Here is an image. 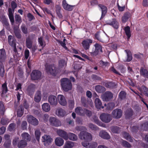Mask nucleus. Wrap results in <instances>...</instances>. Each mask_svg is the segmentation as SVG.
Listing matches in <instances>:
<instances>
[{"mask_svg": "<svg viewBox=\"0 0 148 148\" xmlns=\"http://www.w3.org/2000/svg\"><path fill=\"white\" fill-rule=\"evenodd\" d=\"M11 6L12 11L14 12L15 9L17 7V5L16 2L14 1H12L11 2Z\"/></svg>", "mask_w": 148, "mask_h": 148, "instance_id": "0e129e2a", "label": "nucleus"}, {"mask_svg": "<svg viewBox=\"0 0 148 148\" xmlns=\"http://www.w3.org/2000/svg\"><path fill=\"white\" fill-rule=\"evenodd\" d=\"M59 103L63 106H65L66 104V101L64 96L62 95H59L58 96Z\"/></svg>", "mask_w": 148, "mask_h": 148, "instance_id": "a211bd4d", "label": "nucleus"}, {"mask_svg": "<svg viewBox=\"0 0 148 148\" xmlns=\"http://www.w3.org/2000/svg\"><path fill=\"white\" fill-rule=\"evenodd\" d=\"M59 65L60 67L62 68L66 65V62L64 59H61L59 61Z\"/></svg>", "mask_w": 148, "mask_h": 148, "instance_id": "13d9d810", "label": "nucleus"}, {"mask_svg": "<svg viewBox=\"0 0 148 148\" xmlns=\"http://www.w3.org/2000/svg\"><path fill=\"white\" fill-rule=\"evenodd\" d=\"M56 12L57 16L59 18L62 17V15L61 13V8L59 5H57L56 6Z\"/></svg>", "mask_w": 148, "mask_h": 148, "instance_id": "c9c22d12", "label": "nucleus"}, {"mask_svg": "<svg viewBox=\"0 0 148 148\" xmlns=\"http://www.w3.org/2000/svg\"><path fill=\"white\" fill-rule=\"evenodd\" d=\"M93 42L92 40L90 38H87L82 41V44L84 49L86 50H89L90 45Z\"/></svg>", "mask_w": 148, "mask_h": 148, "instance_id": "6e6552de", "label": "nucleus"}, {"mask_svg": "<svg viewBox=\"0 0 148 148\" xmlns=\"http://www.w3.org/2000/svg\"><path fill=\"white\" fill-rule=\"evenodd\" d=\"M109 25L112 26L114 29H117L119 27V23L115 18L113 19L108 23Z\"/></svg>", "mask_w": 148, "mask_h": 148, "instance_id": "412c9836", "label": "nucleus"}, {"mask_svg": "<svg viewBox=\"0 0 148 148\" xmlns=\"http://www.w3.org/2000/svg\"><path fill=\"white\" fill-rule=\"evenodd\" d=\"M16 125L15 123H12L9 124L8 127L9 130L11 132L15 130L16 129Z\"/></svg>", "mask_w": 148, "mask_h": 148, "instance_id": "09e8293b", "label": "nucleus"}, {"mask_svg": "<svg viewBox=\"0 0 148 148\" xmlns=\"http://www.w3.org/2000/svg\"><path fill=\"white\" fill-rule=\"evenodd\" d=\"M62 6L64 9L69 11H71L73 9V6L68 4L66 0H63L62 1Z\"/></svg>", "mask_w": 148, "mask_h": 148, "instance_id": "f3484780", "label": "nucleus"}, {"mask_svg": "<svg viewBox=\"0 0 148 148\" xmlns=\"http://www.w3.org/2000/svg\"><path fill=\"white\" fill-rule=\"evenodd\" d=\"M41 76L40 71L37 70H33L31 74V79L33 80H37L41 79Z\"/></svg>", "mask_w": 148, "mask_h": 148, "instance_id": "423d86ee", "label": "nucleus"}, {"mask_svg": "<svg viewBox=\"0 0 148 148\" xmlns=\"http://www.w3.org/2000/svg\"><path fill=\"white\" fill-rule=\"evenodd\" d=\"M38 41L40 45L42 47V49L46 45H44L43 42L45 43L44 41L43 42V38L42 37L38 38Z\"/></svg>", "mask_w": 148, "mask_h": 148, "instance_id": "5fc2aeb1", "label": "nucleus"}, {"mask_svg": "<svg viewBox=\"0 0 148 148\" xmlns=\"http://www.w3.org/2000/svg\"><path fill=\"white\" fill-rule=\"evenodd\" d=\"M35 135L37 140L39 142L40 140L41 135V132L39 130H36L35 131Z\"/></svg>", "mask_w": 148, "mask_h": 148, "instance_id": "de8ad7c7", "label": "nucleus"}, {"mask_svg": "<svg viewBox=\"0 0 148 148\" xmlns=\"http://www.w3.org/2000/svg\"><path fill=\"white\" fill-rule=\"evenodd\" d=\"M6 58V55L5 49H0V63L5 62Z\"/></svg>", "mask_w": 148, "mask_h": 148, "instance_id": "dca6fc26", "label": "nucleus"}, {"mask_svg": "<svg viewBox=\"0 0 148 148\" xmlns=\"http://www.w3.org/2000/svg\"><path fill=\"white\" fill-rule=\"evenodd\" d=\"M8 42L9 45L12 47L16 45V41L14 37L12 35L8 36Z\"/></svg>", "mask_w": 148, "mask_h": 148, "instance_id": "6ab92c4d", "label": "nucleus"}, {"mask_svg": "<svg viewBox=\"0 0 148 148\" xmlns=\"http://www.w3.org/2000/svg\"><path fill=\"white\" fill-rule=\"evenodd\" d=\"M92 78L94 80L101 81L102 79L100 77L94 74L92 75Z\"/></svg>", "mask_w": 148, "mask_h": 148, "instance_id": "e2e57ef3", "label": "nucleus"}, {"mask_svg": "<svg viewBox=\"0 0 148 148\" xmlns=\"http://www.w3.org/2000/svg\"><path fill=\"white\" fill-rule=\"evenodd\" d=\"M124 30L125 34L127 37V40H128L131 36L130 28L129 26H127L125 27Z\"/></svg>", "mask_w": 148, "mask_h": 148, "instance_id": "72a5a7b5", "label": "nucleus"}, {"mask_svg": "<svg viewBox=\"0 0 148 148\" xmlns=\"http://www.w3.org/2000/svg\"><path fill=\"white\" fill-rule=\"evenodd\" d=\"M89 127L92 130H96L98 129V127L96 125L90 123L89 124Z\"/></svg>", "mask_w": 148, "mask_h": 148, "instance_id": "338daca9", "label": "nucleus"}, {"mask_svg": "<svg viewBox=\"0 0 148 148\" xmlns=\"http://www.w3.org/2000/svg\"><path fill=\"white\" fill-rule=\"evenodd\" d=\"M14 33L16 36L17 38L20 39L21 38L22 35L19 30H15L14 31Z\"/></svg>", "mask_w": 148, "mask_h": 148, "instance_id": "bf43d9fd", "label": "nucleus"}, {"mask_svg": "<svg viewBox=\"0 0 148 148\" xmlns=\"http://www.w3.org/2000/svg\"><path fill=\"white\" fill-rule=\"evenodd\" d=\"M19 107V108L17 112V114L18 116L21 117L24 113V107L22 106H20Z\"/></svg>", "mask_w": 148, "mask_h": 148, "instance_id": "79ce46f5", "label": "nucleus"}, {"mask_svg": "<svg viewBox=\"0 0 148 148\" xmlns=\"http://www.w3.org/2000/svg\"><path fill=\"white\" fill-rule=\"evenodd\" d=\"M98 6L101 8L102 11L101 16L100 18L101 19L103 18L107 13V8L106 6L101 4H98Z\"/></svg>", "mask_w": 148, "mask_h": 148, "instance_id": "aec40b11", "label": "nucleus"}, {"mask_svg": "<svg viewBox=\"0 0 148 148\" xmlns=\"http://www.w3.org/2000/svg\"><path fill=\"white\" fill-rule=\"evenodd\" d=\"M41 99V94L40 92L38 91L34 97L35 101L37 102H39Z\"/></svg>", "mask_w": 148, "mask_h": 148, "instance_id": "a19ab883", "label": "nucleus"}, {"mask_svg": "<svg viewBox=\"0 0 148 148\" xmlns=\"http://www.w3.org/2000/svg\"><path fill=\"white\" fill-rule=\"evenodd\" d=\"M81 102L83 105L85 107H88V101L86 97H81Z\"/></svg>", "mask_w": 148, "mask_h": 148, "instance_id": "8fccbe9b", "label": "nucleus"}, {"mask_svg": "<svg viewBox=\"0 0 148 148\" xmlns=\"http://www.w3.org/2000/svg\"><path fill=\"white\" fill-rule=\"evenodd\" d=\"M113 97V94L110 91H107L101 96L102 100L105 101H110Z\"/></svg>", "mask_w": 148, "mask_h": 148, "instance_id": "0eeeda50", "label": "nucleus"}, {"mask_svg": "<svg viewBox=\"0 0 148 148\" xmlns=\"http://www.w3.org/2000/svg\"><path fill=\"white\" fill-rule=\"evenodd\" d=\"M95 103L97 109H100L101 108H103V107L102 106L101 102L99 98H96L95 100Z\"/></svg>", "mask_w": 148, "mask_h": 148, "instance_id": "bb28decb", "label": "nucleus"}, {"mask_svg": "<svg viewBox=\"0 0 148 148\" xmlns=\"http://www.w3.org/2000/svg\"><path fill=\"white\" fill-rule=\"evenodd\" d=\"M27 123L25 121H23L21 125V127L22 130H26L27 127Z\"/></svg>", "mask_w": 148, "mask_h": 148, "instance_id": "4d7b16f0", "label": "nucleus"}, {"mask_svg": "<svg viewBox=\"0 0 148 148\" xmlns=\"http://www.w3.org/2000/svg\"><path fill=\"white\" fill-rule=\"evenodd\" d=\"M104 85L107 88H111L114 86L115 84L114 83L109 82L105 83Z\"/></svg>", "mask_w": 148, "mask_h": 148, "instance_id": "3c124183", "label": "nucleus"}, {"mask_svg": "<svg viewBox=\"0 0 148 148\" xmlns=\"http://www.w3.org/2000/svg\"><path fill=\"white\" fill-rule=\"evenodd\" d=\"M58 115L60 117H63L66 114V112L63 109L60 108L58 110Z\"/></svg>", "mask_w": 148, "mask_h": 148, "instance_id": "a18cd8bd", "label": "nucleus"}, {"mask_svg": "<svg viewBox=\"0 0 148 148\" xmlns=\"http://www.w3.org/2000/svg\"><path fill=\"white\" fill-rule=\"evenodd\" d=\"M138 90L141 92H143L145 96L148 97V89L145 86H142L138 88Z\"/></svg>", "mask_w": 148, "mask_h": 148, "instance_id": "c756f323", "label": "nucleus"}, {"mask_svg": "<svg viewBox=\"0 0 148 148\" xmlns=\"http://www.w3.org/2000/svg\"><path fill=\"white\" fill-rule=\"evenodd\" d=\"M125 116L126 119L132 120L134 119L135 115L132 109L131 108L127 109L125 112Z\"/></svg>", "mask_w": 148, "mask_h": 148, "instance_id": "39448f33", "label": "nucleus"}, {"mask_svg": "<svg viewBox=\"0 0 148 148\" xmlns=\"http://www.w3.org/2000/svg\"><path fill=\"white\" fill-rule=\"evenodd\" d=\"M95 89L97 92L99 93H103L106 90L104 86L99 85L96 86Z\"/></svg>", "mask_w": 148, "mask_h": 148, "instance_id": "a878e982", "label": "nucleus"}, {"mask_svg": "<svg viewBox=\"0 0 148 148\" xmlns=\"http://www.w3.org/2000/svg\"><path fill=\"white\" fill-rule=\"evenodd\" d=\"M123 134L125 138L127 140L131 142L133 141V138L131 137L129 133L126 132H123Z\"/></svg>", "mask_w": 148, "mask_h": 148, "instance_id": "f704fd0d", "label": "nucleus"}, {"mask_svg": "<svg viewBox=\"0 0 148 148\" xmlns=\"http://www.w3.org/2000/svg\"><path fill=\"white\" fill-rule=\"evenodd\" d=\"M22 139L26 142L30 141L31 139L30 136L27 133H23L21 134Z\"/></svg>", "mask_w": 148, "mask_h": 148, "instance_id": "c85d7f7f", "label": "nucleus"}, {"mask_svg": "<svg viewBox=\"0 0 148 148\" xmlns=\"http://www.w3.org/2000/svg\"><path fill=\"white\" fill-rule=\"evenodd\" d=\"M15 21L16 23L19 25L22 22V18L19 14H16L15 16Z\"/></svg>", "mask_w": 148, "mask_h": 148, "instance_id": "37998d69", "label": "nucleus"}, {"mask_svg": "<svg viewBox=\"0 0 148 148\" xmlns=\"http://www.w3.org/2000/svg\"><path fill=\"white\" fill-rule=\"evenodd\" d=\"M49 121L51 125L52 126L58 127L61 125V122L55 117H50Z\"/></svg>", "mask_w": 148, "mask_h": 148, "instance_id": "1a4fd4ad", "label": "nucleus"}, {"mask_svg": "<svg viewBox=\"0 0 148 148\" xmlns=\"http://www.w3.org/2000/svg\"><path fill=\"white\" fill-rule=\"evenodd\" d=\"M45 70L47 73L55 76L57 74V71L54 65L46 63L45 65Z\"/></svg>", "mask_w": 148, "mask_h": 148, "instance_id": "f03ea898", "label": "nucleus"}, {"mask_svg": "<svg viewBox=\"0 0 148 148\" xmlns=\"http://www.w3.org/2000/svg\"><path fill=\"white\" fill-rule=\"evenodd\" d=\"M79 138L81 140L91 141L92 140L91 134L84 131H81L79 135Z\"/></svg>", "mask_w": 148, "mask_h": 148, "instance_id": "7ed1b4c3", "label": "nucleus"}, {"mask_svg": "<svg viewBox=\"0 0 148 148\" xmlns=\"http://www.w3.org/2000/svg\"><path fill=\"white\" fill-rule=\"evenodd\" d=\"M31 36H32V38L29 37H28L26 39V47L27 48L29 49L32 48L33 44L32 39L35 37V35L34 34H31Z\"/></svg>", "mask_w": 148, "mask_h": 148, "instance_id": "ddd939ff", "label": "nucleus"}, {"mask_svg": "<svg viewBox=\"0 0 148 148\" xmlns=\"http://www.w3.org/2000/svg\"><path fill=\"white\" fill-rule=\"evenodd\" d=\"M125 51L127 54V59L126 61L128 62H130L132 59V57L131 52L128 50H126Z\"/></svg>", "mask_w": 148, "mask_h": 148, "instance_id": "49530a36", "label": "nucleus"}, {"mask_svg": "<svg viewBox=\"0 0 148 148\" xmlns=\"http://www.w3.org/2000/svg\"><path fill=\"white\" fill-rule=\"evenodd\" d=\"M5 73V69L2 63H0V76L3 77Z\"/></svg>", "mask_w": 148, "mask_h": 148, "instance_id": "c03bdc74", "label": "nucleus"}, {"mask_svg": "<svg viewBox=\"0 0 148 148\" xmlns=\"http://www.w3.org/2000/svg\"><path fill=\"white\" fill-rule=\"evenodd\" d=\"M85 109H83L82 107H79L75 109V112L78 115L84 116L85 115Z\"/></svg>", "mask_w": 148, "mask_h": 148, "instance_id": "4be33fe9", "label": "nucleus"}, {"mask_svg": "<svg viewBox=\"0 0 148 148\" xmlns=\"http://www.w3.org/2000/svg\"><path fill=\"white\" fill-rule=\"evenodd\" d=\"M122 145L125 147L130 148L131 147V145L125 140H123L122 142Z\"/></svg>", "mask_w": 148, "mask_h": 148, "instance_id": "6e6d98bb", "label": "nucleus"}, {"mask_svg": "<svg viewBox=\"0 0 148 148\" xmlns=\"http://www.w3.org/2000/svg\"><path fill=\"white\" fill-rule=\"evenodd\" d=\"M35 88V85L33 84H30L27 89V92L28 95L31 96L34 93Z\"/></svg>", "mask_w": 148, "mask_h": 148, "instance_id": "2eb2a0df", "label": "nucleus"}, {"mask_svg": "<svg viewBox=\"0 0 148 148\" xmlns=\"http://www.w3.org/2000/svg\"><path fill=\"white\" fill-rule=\"evenodd\" d=\"M27 145V143L23 140H21L18 142V147L19 148H23L25 147Z\"/></svg>", "mask_w": 148, "mask_h": 148, "instance_id": "473e14b6", "label": "nucleus"}, {"mask_svg": "<svg viewBox=\"0 0 148 148\" xmlns=\"http://www.w3.org/2000/svg\"><path fill=\"white\" fill-rule=\"evenodd\" d=\"M21 29L23 33L25 34H27L28 33V29L24 25H23L21 27Z\"/></svg>", "mask_w": 148, "mask_h": 148, "instance_id": "603ef678", "label": "nucleus"}, {"mask_svg": "<svg viewBox=\"0 0 148 148\" xmlns=\"http://www.w3.org/2000/svg\"><path fill=\"white\" fill-rule=\"evenodd\" d=\"M2 90L1 94V95H2L6 93L8 91V89L7 87V83L6 82L2 85Z\"/></svg>", "mask_w": 148, "mask_h": 148, "instance_id": "4c0bfd02", "label": "nucleus"}, {"mask_svg": "<svg viewBox=\"0 0 148 148\" xmlns=\"http://www.w3.org/2000/svg\"><path fill=\"white\" fill-rule=\"evenodd\" d=\"M99 135L100 137L104 139L108 140L110 138V136L108 133L104 131L100 132Z\"/></svg>", "mask_w": 148, "mask_h": 148, "instance_id": "5701e85b", "label": "nucleus"}, {"mask_svg": "<svg viewBox=\"0 0 148 148\" xmlns=\"http://www.w3.org/2000/svg\"><path fill=\"white\" fill-rule=\"evenodd\" d=\"M69 107L71 109H73L74 107V100H69L68 101Z\"/></svg>", "mask_w": 148, "mask_h": 148, "instance_id": "69168bd1", "label": "nucleus"}, {"mask_svg": "<svg viewBox=\"0 0 148 148\" xmlns=\"http://www.w3.org/2000/svg\"><path fill=\"white\" fill-rule=\"evenodd\" d=\"M113 118L115 119H119L121 117L122 114V111L120 109H116L112 112Z\"/></svg>", "mask_w": 148, "mask_h": 148, "instance_id": "f8f14e48", "label": "nucleus"}, {"mask_svg": "<svg viewBox=\"0 0 148 148\" xmlns=\"http://www.w3.org/2000/svg\"><path fill=\"white\" fill-rule=\"evenodd\" d=\"M27 121L29 123L34 126H37L39 123L38 120L33 116L30 115L27 117Z\"/></svg>", "mask_w": 148, "mask_h": 148, "instance_id": "9d476101", "label": "nucleus"}, {"mask_svg": "<svg viewBox=\"0 0 148 148\" xmlns=\"http://www.w3.org/2000/svg\"><path fill=\"white\" fill-rule=\"evenodd\" d=\"M140 75L144 77L148 78V71L147 70L143 67H141L140 71Z\"/></svg>", "mask_w": 148, "mask_h": 148, "instance_id": "7c9ffc66", "label": "nucleus"}, {"mask_svg": "<svg viewBox=\"0 0 148 148\" xmlns=\"http://www.w3.org/2000/svg\"><path fill=\"white\" fill-rule=\"evenodd\" d=\"M68 139L70 140H73L76 141L77 139V136L75 134L71 133H69L68 134Z\"/></svg>", "mask_w": 148, "mask_h": 148, "instance_id": "e433bc0d", "label": "nucleus"}, {"mask_svg": "<svg viewBox=\"0 0 148 148\" xmlns=\"http://www.w3.org/2000/svg\"><path fill=\"white\" fill-rule=\"evenodd\" d=\"M42 138L43 139L42 142H45L46 144H48V145H49L52 141V139L49 135H45L42 136Z\"/></svg>", "mask_w": 148, "mask_h": 148, "instance_id": "b1692460", "label": "nucleus"}, {"mask_svg": "<svg viewBox=\"0 0 148 148\" xmlns=\"http://www.w3.org/2000/svg\"><path fill=\"white\" fill-rule=\"evenodd\" d=\"M48 102L51 106H56L58 103V100L56 97L53 95H50L48 97Z\"/></svg>", "mask_w": 148, "mask_h": 148, "instance_id": "9b49d317", "label": "nucleus"}, {"mask_svg": "<svg viewBox=\"0 0 148 148\" xmlns=\"http://www.w3.org/2000/svg\"><path fill=\"white\" fill-rule=\"evenodd\" d=\"M131 14L130 13L127 12L124 14L122 18V21L123 23H126L128 19L131 16Z\"/></svg>", "mask_w": 148, "mask_h": 148, "instance_id": "cd10ccee", "label": "nucleus"}, {"mask_svg": "<svg viewBox=\"0 0 148 148\" xmlns=\"http://www.w3.org/2000/svg\"><path fill=\"white\" fill-rule=\"evenodd\" d=\"M62 89L64 91L68 92L72 89V84L71 81L68 78H63L60 80Z\"/></svg>", "mask_w": 148, "mask_h": 148, "instance_id": "f257e3e1", "label": "nucleus"}, {"mask_svg": "<svg viewBox=\"0 0 148 148\" xmlns=\"http://www.w3.org/2000/svg\"><path fill=\"white\" fill-rule=\"evenodd\" d=\"M119 130L120 129L119 127L117 126L113 127L111 128V130L114 133H118Z\"/></svg>", "mask_w": 148, "mask_h": 148, "instance_id": "680f3d73", "label": "nucleus"}, {"mask_svg": "<svg viewBox=\"0 0 148 148\" xmlns=\"http://www.w3.org/2000/svg\"><path fill=\"white\" fill-rule=\"evenodd\" d=\"M126 95V92L124 91H122L119 93V97L122 100L125 99Z\"/></svg>", "mask_w": 148, "mask_h": 148, "instance_id": "864d4df0", "label": "nucleus"}, {"mask_svg": "<svg viewBox=\"0 0 148 148\" xmlns=\"http://www.w3.org/2000/svg\"><path fill=\"white\" fill-rule=\"evenodd\" d=\"M93 119L94 122L96 124L99 125H101L100 124L101 123V122L99 120V119L97 116H94L93 117Z\"/></svg>", "mask_w": 148, "mask_h": 148, "instance_id": "774afa93", "label": "nucleus"}, {"mask_svg": "<svg viewBox=\"0 0 148 148\" xmlns=\"http://www.w3.org/2000/svg\"><path fill=\"white\" fill-rule=\"evenodd\" d=\"M8 16L10 20L11 25H13L14 23V16L11 8H9L8 9Z\"/></svg>", "mask_w": 148, "mask_h": 148, "instance_id": "393cba45", "label": "nucleus"}, {"mask_svg": "<svg viewBox=\"0 0 148 148\" xmlns=\"http://www.w3.org/2000/svg\"><path fill=\"white\" fill-rule=\"evenodd\" d=\"M74 145V143L71 141H67L64 145V148H72Z\"/></svg>", "mask_w": 148, "mask_h": 148, "instance_id": "ea45409f", "label": "nucleus"}, {"mask_svg": "<svg viewBox=\"0 0 148 148\" xmlns=\"http://www.w3.org/2000/svg\"><path fill=\"white\" fill-rule=\"evenodd\" d=\"M100 119L103 122L107 123L110 122L112 120V116L110 114L103 113L100 115Z\"/></svg>", "mask_w": 148, "mask_h": 148, "instance_id": "20e7f679", "label": "nucleus"}, {"mask_svg": "<svg viewBox=\"0 0 148 148\" xmlns=\"http://www.w3.org/2000/svg\"><path fill=\"white\" fill-rule=\"evenodd\" d=\"M42 109L45 112H49L50 109V107L47 103H44L42 106Z\"/></svg>", "mask_w": 148, "mask_h": 148, "instance_id": "58836bf2", "label": "nucleus"}, {"mask_svg": "<svg viewBox=\"0 0 148 148\" xmlns=\"http://www.w3.org/2000/svg\"><path fill=\"white\" fill-rule=\"evenodd\" d=\"M56 132L58 135L63 138L64 140H66L68 139V134L66 131L59 129Z\"/></svg>", "mask_w": 148, "mask_h": 148, "instance_id": "4468645a", "label": "nucleus"}, {"mask_svg": "<svg viewBox=\"0 0 148 148\" xmlns=\"http://www.w3.org/2000/svg\"><path fill=\"white\" fill-rule=\"evenodd\" d=\"M56 145L58 146H61L64 144V140L60 137L57 138L55 140Z\"/></svg>", "mask_w": 148, "mask_h": 148, "instance_id": "2f4dec72", "label": "nucleus"}, {"mask_svg": "<svg viewBox=\"0 0 148 148\" xmlns=\"http://www.w3.org/2000/svg\"><path fill=\"white\" fill-rule=\"evenodd\" d=\"M100 32H97L95 33L94 35V38L100 41H101V38L100 36Z\"/></svg>", "mask_w": 148, "mask_h": 148, "instance_id": "052dcab7", "label": "nucleus"}]
</instances>
